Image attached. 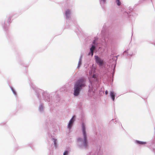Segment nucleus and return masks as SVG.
I'll return each instance as SVG.
<instances>
[{
  "label": "nucleus",
  "instance_id": "obj_1",
  "mask_svg": "<svg viewBox=\"0 0 155 155\" xmlns=\"http://www.w3.org/2000/svg\"><path fill=\"white\" fill-rule=\"evenodd\" d=\"M81 127L83 136L79 137L77 139V145L79 148L86 147L87 144L85 125L84 123L82 124Z\"/></svg>",
  "mask_w": 155,
  "mask_h": 155
},
{
  "label": "nucleus",
  "instance_id": "obj_2",
  "mask_svg": "<svg viewBox=\"0 0 155 155\" xmlns=\"http://www.w3.org/2000/svg\"><path fill=\"white\" fill-rule=\"evenodd\" d=\"M84 85V83L82 80L78 81L74 87V96L79 95L81 89V87Z\"/></svg>",
  "mask_w": 155,
  "mask_h": 155
},
{
  "label": "nucleus",
  "instance_id": "obj_3",
  "mask_svg": "<svg viewBox=\"0 0 155 155\" xmlns=\"http://www.w3.org/2000/svg\"><path fill=\"white\" fill-rule=\"evenodd\" d=\"M94 58L96 63L100 67L103 66L104 65L105 63L103 59L98 56H95Z\"/></svg>",
  "mask_w": 155,
  "mask_h": 155
},
{
  "label": "nucleus",
  "instance_id": "obj_4",
  "mask_svg": "<svg viewBox=\"0 0 155 155\" xmlns=\"http://www.w3.org/2000/svg\"><path fill=\"white\" fill-rule=\"evenodd\" d=\"M75 120V118L74 116H73L71 119L70 120L69 122V123L68 125V128L69 129H70L72 128L74 122Z\"/></svg>",
  "mask_w": 155,
  "mask_h": 155
},
{
  "label": "nucleus",
  "instance_id": "obj_5",
  "mask_svg": "<svg viewBox=\"0 0 155 155\" xmlns=\"http://www.w3.org/2000/svg\"><path fill=\"white\" fill-rule=\"evenodd\" d=\"M95 49V47L94 45H92L90 48V52L89 53V55L92 56L93 55V53L94 50Z\"/></svg>",
  "mask_w": 155,
  "mask_h": 155
},
{
  "label": "nucleus",
  "instance_id": "obj_6",
  "mask_svg": "<svg viewBox=\"0 0 155 155\" xmlns=\"http://www.w3.org/2000/svg\"><path fill=\"white\" fill-rule=\"evenodd\" d=\"M116 94L114 93L113 91H111L110 92V96L112 100L114 101V100L115 96Z\"/></svg>",
  "mask_w": 155,
  "mask_h": 155
},
{
  "label": "nucleus",
  "instance_id": "obj_7",
  "mask_svg": "<svg viewBox=\"0 0 155 155\" xmlns=\"http://www.w3.org/2000/svg\"><path fill=\"white\" fill-rule=\"evenodd\" d=\"M71 14V12L69 9H67L65 11V15L67 18H69Z\"/></svg>",
  "mask_w": 155,
  "mask_h": 155
},
{
  "label": "nucleus",
  "instance_id": "obj_8",
  "mask_svg": "<svg viewBox=\"0 0 155 155\" xmlns=\"http://www.w3.org/2000/svg\"><path fill=\"white\" fill-rule=\"evenodd\" d=\"M52 140L54 142V145L55 147H57V143H56V139L54 138L52 139Z\"/></svg>",
  "mask_w": 155,
  "mask_h": 155
},
{
  "label": "nucleus",
  "instance_id": "obj_9",
  "mask_svg": "<svg viewBox=\"0 0 155 155\" xmlns=\"http://www.w3.org/2000/svg\"><path fill=\"white\" fill-rule=\"evenodd\" d=\"M137 142L138 143L141 144H143L146 143V142H142L138 141H137Z\"/></svg>",
  "mask_w": 155,
  "mask_h": 155
},
{
  "label": "nucleus",
  "instance_id": "obj_10",
  "mask_svg": "<svg viewBox=\"0 0 155 155\" xmlns=\"http://www.w3.org/2000/svg\"><path fill=\"white\" fill-rule=\"evenodd\" d=\"M81 58L79 59L78 63V67H79L80 66V65L81 64Z\"/></svg>",
  "mask_w": 155,
  "mask_h": 155
},
{
  "label": "nucleus",
  "instance_id": "obj_11",
  "mask_svg": "<svg viewBox=\"0 0 155 155\" xmlns=\"http://www.w3.org/2000/svg\"><path fill=\"white\" fill-rule=\"evenodd\" d=\"M116 3L118 5H120L121 4V2L119 0H117L116 1Z\"/></svg>",
  "mask_w": 155,
  "mask_h": 155
},
{
  "label": "nucleus",
  "instance_id": "obj_12",
  "mask_svg": "<svg viewBox=\"0 0 155 155\" xmlns=\"http://www.w3.org/2000/svg\"><path fill=\"white\" fill-rule=\"evenodd\" d=\"M43 109V107L42 105H41L39 107V110L40 111H42Z\"/></svg>",
  "mask_w": 155,
  "mask_h": 155
},
{
  "label": "nucleus",
  "instance_id": "obj_13",
  "mask_svg": "<svg viewBox=\"0 0 155 155\" xmlns=\"http://www.w3.org/2000/svg\"><path fill=\"white\" fill-rule=\"evenodd\" d=\"M69 152L68 151H65L63 155H68Z\"/></svg>",
  "mask_w": 155,
  "mask_h": 155
},
{
  "label": "nucleus",
  "instance_id": "obj_14",
  "mask_svg": "<svg viewBox=\"0 0 155 155\" xmlns=\"http://www.w3.org/2000/svg\"><path fill=\"white\" fill-rule=\"evenodd\" d=\"M11 88L12 90V91L13 92V93L15 95L16 93H15V91L12 88Z\"/></svg>",
  "mask_w": 155,
  "mask_h": 155
},
{
  "label": "nucleus",
  "instance_id": "obj_15",
  "mask_svg": "<svg viewBox=\"0 0 155 155\" xmlns=\"http://www.w3.org/2000/svg\"><path fill=\"white\" fill-rule=\"evenodd\" d=\"M101 3H104L105 1L106 0H100Z\"/></svg>",
  "mask_w": 155,
  "mask_h": 155
},
{
  "label": "nucleus",
  "instance_id": "obj_16",
  "mask_svg": "<svg viewBox=\"0 0 155 155\" xmlns=\"http://www.w3.org/2000/svg\"><path fill=\"white\" fill-rule=\"evenodd\" d=\"M105 94L106 95H107L108 94V91H106Z\"/></svg>",
  "mask_w": 155,
  "mask_h": 155
},
{
  "label": "nucleus",
  "instance_id": "obj_17",
  "mask_svg": "<svg viewBox=\"0 0 155 155\" xmlns=\"http://www.w3.org/2000/svg\"><path fill=\"white\" fill-rule=\"evenodd\" d=\"M95 75H93V78H95Z\"/></svg>",
  "mask_w": 155,
  "mask_h": 155
},
{
  "label": "nucleus",
  "instance_id": "obj_18",
  "mask_svg": "<svg viewBox=\"0 0 155 155\" xmlns=\"http://www.w3.org/2000/svg\"><path fill=\"white\" fill-rule=\"evenodd\" d=\"M92 73V72H91V73L90 72V74H91Z\"/></svg>",
  "mask_w": 155,
  "mask_h": 155
}]
</instances>
